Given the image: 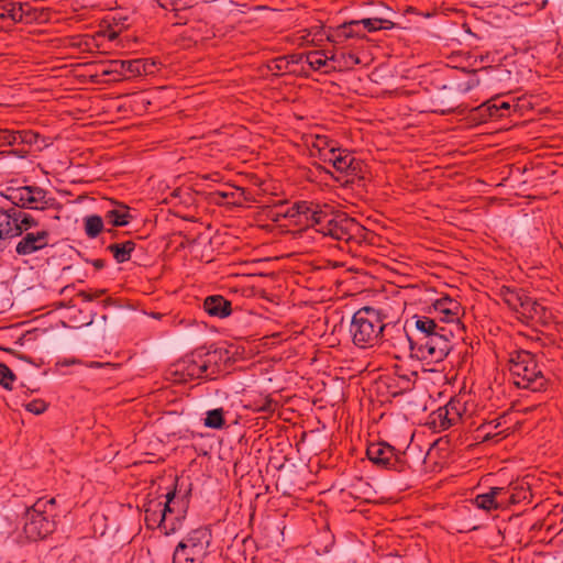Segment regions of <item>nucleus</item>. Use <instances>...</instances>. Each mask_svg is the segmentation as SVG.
<instances>
[{
	"label": "nucleus",
	"instance_id": "3",
	"mask_svg": "<svg viewBox=\"0 0 563 563\" xmlns=\"http://www.w3.org/2000/svg\"><path fill=\"white\" fill-rule=\"evenodd\" d=\"M479 79L477 70H467L465 68L453 71V76L449 84L432 96L430 111L446 115L451 113L463 114L470 107L461 101L462 97L477 87Z\"/></svg>",
	"mask_w": 563,
	"mask_h": 563
},
{
	"label": "nucleus",
	"instance_id": "47",
	"mask_svg": "<svg viewBox=\"0 0 563 563\" xmlns=\"http://www.w3.org/2000/svg\"><path fill=\"white\" fill-rule=\"evenodd\" d=\"M107 292V289H88V290H80L77 294V297H80L84 301H92L101 298Z\"/></svg>",
	"mask_w": 563,
	"mask_h": 563
},
{
	"label": "nucleus",
	"instance_id": "19",
	"mask_svg": "<svg viewBox=\"0 0 563 563\" xmlns=\"http://www.w3.org/2000/svg\"><path fill=\"white\" fill-rule=\"evenodd\" d=\"M203 309L210 317L224 319L232 313V302L221 295H211L205 298Z\"/></svg>",
	"mask_w": 563,
	"mask_h": 563
},
{
	"label": "nucleus",
	"instance_id": "56",
	"mask_svg": "<svg viewBox=\"0 0 563 563\" xmlns=\"http://www.w3.org/2000/svg\"><path fill=\"white\" fill-rule=\"evenodd\" d=\"M222 198H227L228 195L227 194H223V192H218Z\"/></svg>",
	"mask_w": 563,
	"mask_h": 563
},
{
	"label": "nucleus",
	"instance_id": "31",
	"mask_svg": "<svg viewBox=\"0 0 563 563\" xmlns=\"http://www.w3.org/2000/svg\"><path fill=\"white\" fill-rule=\"evenodd\" d=\"M334 536L330 531H322L313 540L312 545L318 555L327 554L334 545Z\"/></svg>",
	"mask_w": 563,
	"mask_h": 563
},
{
	"label": "nucleus",
	"instance_id": "49",
	"mask_svg": "<svg viewBox=\"0 0 563 563\" xmlns=\"http://www.w3.org/2000/svg\"><path fill=\"white\" fill-rule=\"evenodd\" d=\"M37 225L38 221L33 216L26 212H22V217L18 223V227H20L22 233Z\"/></svg>",
	"mask_w": 563,
	"mask_h": 563
},
{
	"label": "nucleus",
	"instance_id": "12",
	"mask_svg": "<svg viewBox=\"0 0 563 563\" xmlns=\"http://www.w3.org/2000/svg\"><path fill=\"white\" fill-rule=\"evenodd\" d=\"M366 456L379 470L404 473L410 468L406 452L385 441L369 443Z\"/></svg>",
	"mask_w": 563,
	"mask_h": 563
},
{
	"label": "nucleus",
	"instance_id": "5",
	"mask_svg": "<svg viewBox=\"0 0 563 563\" xmlns=\"http://www.w3.org/2000/svg\"><path fill=\"white\" fill-rule=\"evenodd\" d=\"M508 364L515 386L534 393L545 390L548 378L533 353L527 350H515L509 353Z\"/></svg>",
	"mask_w": 563,
	"mask_h": 563
},
{
	"label": "nucleus",
	"instance_id": "15",
	"mask_svg": "<svg viewBox=\"0 0 563 563\" xmlns=\"http://www.w3.org/2000/svg\"><path fill=\"white\" fill-rule=\"evenodd\" d=\"M412 320L415 321V332L412 334H408L406 331L399 333L400 338L409 344V347L432 336L439 332V329L445 327L437 322L435 319L426 316H415Z\"/></svg>",
	"mask_w": 563,
	"mask_h": 563
},
{
	"label": "nucleus",
	"instance_id": "46",
	"mask_svg": "<svg viewBox=\"0 0 563 563\" xmlns=\"http://www.w3.org/2000/svg\"><path fill=\"white\" fill-rule=\"evenodd\" d=\"M18 3L23 9V15H22L23 20L20 23L29 24L38 19V14H37L36 10H34L27 2H25V3L18 2Z\"/></svg>",
	"mask_w": 563,
	"mask_h": 563
},
{
	"label": "nucleus",
	"instance_id": "13",
	"mask_svg": "<svg viewBox=\"0 0 563 563\" xmlns=\"http://www.w3.org/2000/svg\"><path fill=\"white\" fill-rule=\"evenodd\" d=\"M7 199L21 209L46 210L57 205L55 198L47 197V191L37 186L12 189Z\"/></svg>",
	"mask_w": 563,
	"mask_h": 563
},
{
	"label": "nucleus",
	"instance_id": "18",
	"mask_svg": "<svg viewBox=\"0 0 563 563\" xmlns=\"http://www.w3.org/2000/svg\"><path fill=\"white\" fill-rule=\"evenodd\" d=\"M109 203L111 208L106 210L103 216L106 223L111 227L128 225L133 219L130 207L115 200H109Z\"/></svg>",
	"mask_w": 563,
	"mask_h": 563
},
{
	"label": "nucleus",
	"instance_id": "29",
	"mask_svg": "<svg viewBox=\"0 0 563 563\" xmlns=\"http://www.w3.org/2000/svg\"><path fill=\"white\" fill-rule=\"evenodd\" d=\"M312 147L318 151V156L323 162L328 159V152L332 153L338 150L336 143L325 135H317Z\"/></svg>",
	"mask_w": 563,
	"mask_h": 563
},
{
	"label": "nucleus",
	"instance_id": "28",
	"mask_svg": "<svg viewBox=\"0 0 563 563\" xmlns=\"http://www.w3.org/2000/svg\"><path fill=\"white\" fill-rule=\"evenodd\" d=\"M104 218L90 214L84 219L85 233L89 239L97 238L104 230Z\"/></svg>",
	"mask_w": 563,
	"mask_h": 563
},
{
	"label": "nucleus",
	"instance_id": "32",
	"mask_svg": "<svg viewBox=\"0 0 563 563\" xmlns=\"http://www.w3.org/2000/svg\"><path fill=\"white\" fill-rule=\"evenodd\" d=\"M361 22V26L367 32H375L378 30H391L395 27V23L389 19L385 18H366L358 20Z\"/></svg>",
	"mask_w": 563,
	"mask_h": 563
},
{
	"label": "nucleus",
	"instance_id": "20",
	"mask_svg": "<svg viewBox=\"0 0 563 563\" xmlns=\"http://www.w3.org/2000/svg\"><path fill=\"white\" fill-rule=\"evenodd\" d=\"M461 405V409L459 410L457 418H460V422L467 424L468 427L473 426V417L476 412L477 405L472 399L471 395H457L453 397V405Z\"/></svg>",
	"mask_w": 563,
	"mask_h": 563
},
{
	"label": "nucleus",
	"instance_id": "14",
	"mask_svg": "<svg viewBox=\"0 0 563 563\" xmlns=\"http://www.w3.org/2000/svg\"><path fill=\"white\" fill-rule=\"evenodd\" d=\"M434 312L438 313L439 322L453 328L454 333L462 334L465 332V325L461 318L465 314V310L460 301L450 296H442L432 305Z\"/></svg>",
	"mask_w": 563,
	"mask_h": 563
},
{
	"label": "nucleus",
	"instance_id": "51",
	"mask_svg": "<svg viewBox=\"0 0 563 563\" xmlns=\"http://www.w3.org/2000/svg\"><path fill=\"white\" fill-rule=\"evenodd\" d=\"M287 62H289V67L294 68L295 65L302 63L305 59V54L302 53H292L288 55H283Z\"/></svg>",
	"mask_w": 563,
	"mask_h": 563
},
{
	"label": "nucleus",
	"instance_id": "6",
	"mask_svg": "<svg viewBox=\"0 0 563 563\" xmlns=\"http://www.w3.org/2000/svg\"><path fill=\"white\" fill-rule=\"evenodd\" d=\"M499 296L508 308L517 314V319L525 324L537 323L547 325L551 318V311L530 297L522 288L501 286Z\"/></svg>",
	"mask_w": 563,
	"mask_h": 563
},
{
	"label": "nucleus",
	"instance_id": "41",
	"mask_svg": "<svg viewBox=\"0 0 563 563\" xmlns=\"http://www.w3.org/2000/svg\"><path fill=\"white\" fill-rule=\"evenodd\" d=\"M103 75L117 74L126 77V60H110L108 67L102 70Z\"/></svg>",
	"mask_w": 563,
	"mask_h": 563
},
{
	"label": "nucleus",
	"instance_id": "27",
	"mask_svg": "<svg viewBox=\"0 0 563 563\" xmlns=\"http://www.w3.org/2000/svg\"><path fill=\"white\" fill-rule=\"evenodd\" d=\"M501 426L499 419H495L492 421H483L476 429H475V437L474 439L479 442H487L496 437L500 435V431H495Z\"/></svg>",
	"mask_w": 563,
	"mask_h": 563
},
{
	"label": "nucleus",
	"instance_id": "9",
	"mask_svg": "<svg viewBox=\"0 0 563 563\" xmlns=\"http://www.w3.org/2000/svg\"><path fill=\"white\" fill-rule=\"evenodd\" d=\"M211 542L212 530L208 526L191 529L175 547L173 563H202Z\"/></svg>",
	"mask_w": 563,
	"mask_h": 563
},
{
	"label": "nucleus",
	"instance_id": "34",
	"mask_svg": "<svg viewBox=\"0 0 563 563\" xmlns=\"http://www.w3.org/2000/svg\"><path fill=\"white\" fill-rule=\"evenodd\" d=\"M22 231L18 223L11 221L4 216H0V240L12 239L21 236Z\"/></svg>",
	"mask_w": 563,
	"mask_h": 563
},
{
	"label": "nucleus",
	"instance_id": "16",
	"mask_svg": "<svg viewBox=\"0 0 563 563\" xmlns=\"http://www.w3.org/2000/svg\"><path fill=\"white\" fill-rule=\"evenodd\" d=\"M460 409L461 405H453V398H451L445 406L439 407L430 413L428 423L438 431H445L460 423V418H457Z\"/></svg>",
	"mask_w": 563,
	"mask_h": 563
},
{
	"label": "nucleus",
	"instance_id": "2",
	"mask_svg": "<svg viewBox=\"0 0 563 563\" xmlns=\"http://www.w3.org/2000/svg\"><path fill=\"white\" fill-rule=\"evenodd\" d=\"M178 481V476H175L170 489L157 497L148 496L144 501V521L147 529H159L164 536H172L183 529L191 489L180 494L177 490Z\"/></svg>",
	"mask_w": 563,
	"mask_h": 563
},
{
	"label": "nucleus",
	"instance_id": "10",
	"mask_svg": "<svg viewBox=\"0 0 563 563\" xmlns=\"http://www.w3.org/2000/svg\"><path fill=\"white\" fill-rule=\"evenodd\" d=\"M331 164L338 176L335 179L344 186L363 187L367 172V165L355 157L354 153L342 147L335 152H328V159L324 162Z\"/></svg>",
	"mask_w": 563,
	"mask_h": 563
},
{
	"label": "nucleus",
	"instance_id": "26",
	"mask_svg": "<svg viewBox=\"0 0 563 563\" xmlns=\"http://www.w3.org/2000/svg\"><path fill=\"white\" fill-rule=\"evenodd\" d=\"M490 99V104L496 120L510 117L512 112L519 111V103L514 100H505L501 97H494Z\"/></svg>",
	"mask_w": 563,
	"mask_h": 563
},
{
	"label": "nucleus",
	"instance_id": "22",
	"mask_svg": "<svg viewBox=\"0 0 563 563\" xmlns=\"http://www.w3.org/2000/svg\"><path fill=\"white\" fill-rule=\"evenodd\" d=\"M135 242L128 240L121 243H111L107 246V251L110 252L117 263L122 264L131 258L132 252L135 250Z\"/></svg>",
	"mask_w": 563,
	"mask_h": 563
},
{
	"label": "nucleus",
	"instance_id": "33",
	"mask_svg": "<svg viewBox=\"0 0 563 563\" xmlns=\"http://www.w3.org/2000/svg\"><path fill=\"white\" fill-rule=\"evenodd\" d=\"M496 492L494 490V487H490L489 492L479 494L475 497L473 500V504L483 510L490 511V510H497V504L496 501Z\"/></svg>",
	"mask_w": 563,
	"mask_h": 563
},
{
	"label": "nucleus",
	"instance_id": "8",
	"mask_svg": "<svg viewBox=\"0 0 563 563\" xmlns=\"http://www.w3.org/2000/svg\"><path fill=\"white\" fill-rule=\"evenodd\" d=\"M56 500L37 499L24 514L23 532L31 541H38L51 536L56 529Z\"/></svg>",
	"mask_w": 563,
	"mask_h": 563
},
{
	"label": "nucleus",
	"instance_id": "52",
	"mask_svg": "<svg viewBox=\"0 0 563 563\" xmlns=\"http://www.w3.org/2000/svg\"><path fill=\"white\" fill-rule=\"evenodd\" d=\"M286 207H287V205H280L277 208V211L274 214L275 220H278L279 217L286 218Z\"/></svg>",
	"mask_w": 563,
	"mask_h": 563
},
{
	"label": "nucleus",
	"instance_id": "37",
	"mask_svg": "<svg viewBox=\"0 0 563 563\" xmlns=\"http://www.w3.org/2000/svg\"><path fill=\"white\" fill-rule=\"evenodd\" d=\"M203 423L211 429H222L225 426L224 410L217 408L207 411Z\"/></svg>",
	"mask_w": 563,
	"mask_h": 563
},
{
	"label": "nucleus",
	"instance_id": "36",
	"mask_svg": "<svg viewBox=\"0 0 563 563\" xmlns=\"http://www.w3.org/2000/svg\"><path fill=\"white\" fill-rule=\"evenodd\" d=\"M267 68L276 76L297 73L295 68L289 67V62H287L284 56L271 59L267 64Z\"/></svg>",
	"mask_w": 563,
	"mask_h": 563
},
{
	"label": "nucleus",
	"instance_id": "24",
	"mask_svg": "<svg viewBox=\"0 0 563 563\" xmlns=\"http://www.w3.org/2000/svg\"><path fill=\"white\" fill-rule=\"evenodd\" d=\"M156 69V63L148 58H137L126 60V76H142L153 74Z\"/></svg>",
	"mask_w": 563,
	"mask_h": 563
},
{
	"label": "nucleus",
	"instance_id": "23",
	"mask_svg": "<svg viewBox=\"0 0 563 563\" xmlns=\"http://www.w3.org/2000/svg\"><path fill=\"white\" fill-rule=\"evenodd\" d=\"M277 407V402L271 398L269 395L262 396H251L247 399V404L245 405V408L251 409L254 412H262L272 415Z\"/></svg>",
	"mask_w": 563,
	"mask_h": 563
},
{
	"label": "nucleus",
	"instance_id": "4",
	"mask_svg": "<svg viewBox=\"0 0 563 563\" xmlns=\"http://www.w3.org/2000/svg\"><path fill=\"white\" fill-rule=\"evenodd\" d=\"M387 314L382 309L365 306L356 310L350 323V335L355 346L371 349L382 341Z\"/></svg>",
	"mask_w": 563,
	"mask_h": 563
},
{
	"label": "nucleus",
	"instance_id": "7",
	"mask_svg": "<svg viewBox=\"0 0 563 563\" xmlns=\"http://www.w3.org/2000/svg\"><path fill=\"white\" fill-rule=\"evenodd\" d=\"M216 352L197 350L179 360L168 369L169 378L175 384H187L197 379H212L219 371Z\"/></svg>",
	"mask_w": 563,
	"mask_h": 563
},
{
	"label": "nucleus",
	"instance_id": "50",
	"mask_svg": "<svg viewBox=\"0 0 563 563\" xmlns=\"http://www.w3.org/2000/svg\"><path fill=\"white\" fill-rule=\"evenodd\" d=\"M22 212L23 211L18 210L16 208H10L5 211H2L0 216H4L8 219H11V221H13L14 223H19L20 218L22 217Z\"/></svg>",
	"mask_w": 563,
	"mask_h": 563
},
{
	"label": "nucleus",
	"instance_id": "48",
	"mask_svg": "<svg viewBox=\"0 0 563 563\" xmlns=\"http://www.w3.org/2000/svg\"><path fill=\"white\" fill-rule=\"evenodd\" d=\"M40 135L31 130L18 131L19 144H36Z\"/></svg>",
	"mask_w": 563,
	"mask_h": 563
},
{
	"label": "nucleus",
	"instance_id": "17",
	"mask_svg": "<svg viewBox=\"0 0 563 563\" xmlns=\"http://www.w3.org/2000/svg\"><path fill=\"white\" fill-rule=\"evenodd\" d=\"M49 238L51 233L48 230L26 232L18 242L15 252L19 255L25 256L42 251L49 245Z\"/></svg>",
	"mask_w": 563,
	"mask_h": 563
},
{
	"label": "nucleus",
	"instance_id": "30",
	"mask_svg": "<svg viewBox=\"0 0 563 563\" xmlns=\"http://www.w3.org/2000/svg\"><path fill=\"white\" fill-rule=\"evenodd\" d=\"M330 60H332L334 64L333 68L342 69H351L355 65L360 64V58L353 54V53H345V52H336L331 57Z\"/></svg>",
	"mask_w": 563,
	"mask_h": 563
},
{
	"label": "nucleus",
	"instance_id": "54",
	"mask_svg": "<svg viewBox=\"0 0 563 563\" xmlns=\"http://www.w3.org/2000/svg\"><path fill=\"white\" fill-rule=\"evenodd\" d=\"M112 305H114V300L111 297H107L106 299L102 300V306L103 307H109V306H112Z\"/></svg>",
	"mask_w": 563,
	"mask_h": 563
},
{
	"label": "nucleus",
	"instance_id": "53",
	"mask_svg": "<svg viewBox=\"0 0 563 563\" xmlns=\"http://www.w3.org/2000/svg\"><path fill=\"white\" fill-rule=\"evenodd\" d=\"M92 265H93V267H95V268H97V269H101V268H103V267H104V265H106V261H104V260H102V258H97V260H95V261L92 262Z\"/></svg>",
	"mask_w": 563,
	"mask_h": 563
},
{
	"label": "nucleus",
	"instance_id": "55",
	"mask_svg": "<svg viewBox=\"0 0 563 563\" xmlns=\"http://www.w3.org/2000/svg\"><path fill=\"white\" fill-rule=\"evenodd\" d=\"M106 231L111 234V238H117V235H118V231L114 230L113 228L106 229Z\"/></svg>",
	"mask_w": 563,
	"mask_h": 563
},
{
	"label": "nucleus",
	"instance_id": "42",
	"mask_svg": "<svg viewBox=\"0 0 563 563\" xmlns=\"http://www.w3.org/2000/svg\"><path fill=\"white\" fill-rule=\"evenodd\" d=\"M19 144L18 131L0 130V147Z\"/></svg>",
	"mask_w": 563,
	"mask_h": 563
},
{
	"label": "nucleus",
	"instance_id": "11",
	"mask_svg": "<svg viewBox=\"0 0 563 563\" xmlns=\"http://www.w3.org/2000/svg\"><path fill=\"white\" fill-rule=\"evenodd\" d=\"M455 334L453 328L442 327L438 333L410 346L411 356L428 364L440 363L452 351Z\"/></svg>",
	"mask_w": 563,
	"mask_h": 563
},
{
	"label": "nucleus",
	"instance_id": "35",
	"mask_svg": "<svg viewBox=\"0 0 563 563\" xmlns=\"http://www.w3.org/2000/svg\"><path fill=\"white\" fill-rule=\"evenodd\" d=\"M492 99L483 102L482 104L472 108L471 112L474 120H477L479 123L487 122L488 120H496L495 113L492 108Z\"/></svg>",
	"mask_w": 563,
	"mask_h": 563
},
{
	"label": "nucleus",
	"instance_id": "45",
	"mask_svg": "<svg viewBox=\"0 0 563 563\" xmlns=\"http://www.w3.org/2000/svg\"><path fill=\"white\" fill-rule=\"evenodd\" d=\"M529 495V490L523 488L522 486L511 485V506L517 505L520 501L527 499Z\"/></svg>",
	"mask_w": 563,
	"mask_h": 563
},
{
	"label": "nucleus",
	"instance_id": "38",
	"mask_svg": "<svg viewBox=\"0 0 563 563\" xmlns=\"http://www.w3.org/2000/svg\"><path fill=\"white\" fill-rule=\"evenodd\" d=\"M511 485H508L506 487H494V490L496 492V501L498 509H506L511 506Z\"/></svg>",
	"mask_w": 563,
	"mask_h": 563
},
{
	"label": "nucleus",
	"instance_id": "1",
	"mask_svg": "<svg viewBox=\"0 0 563 563\" xmlns=\"http://www.w3.org/2000/svg\"><path fill=\"white\" fill-rule=\"evenodd\" d=\"M286 218L294 219L296 223L306 221L321 234L323 239L336 242L339 249L342 244L360 243L364 228L346 213L334 212L329 205L320 206L312 201H297L286 207Z\"/></svg>",
	"mask_w": 563,
	"mask_h": 563
},
{
	"label": "nucleus",
	"instance_id": "25",
	"mask_svg": "<svg viewBox=\"0 0 563 563\" xmlns=\"http://www.w3.org/2000/svg\"><path fill=\"white\" fill-rule=\"evenodd\" d=\"M332 36L336 38V41H342L352 37H362L364 33L361 22H358V20H352L339 25Z\"/></svg>",
	"mask_w": 563,
	"mask_h": 563
},
{
	"label": "nucleus",
	"instance_id": "39",
	"mask_svg": "<svg viewBox=\"0 0 563 563\" xmlns=\"http://www.w3.org/2000/svg\"><path fill=\"white\" fill-rule=\"evenodd\" d=\"M305 60L309 66V69L319 70L327 65L328 57L319 51L310 52L305 54Z\"/></svg>",
	"mask_w": 563,
	"mask_h": 563
},
{
	"label": "nucleus",
	"instance_id": "44",
	"mask_svg": "<svg viewBox=\"0 0 563 563\" xmlns=\"http://www.w3.org/2000/svg\"><path fill=\"white\" fill-rule=\"evenodd\" d=\"M25 410L34 413V415H41L47 410V402L43 399H33L32 401L27 402L25 406Z\"/></svg>",
	"mask_w": 563,
	"mask_h": 563
},
{
	"label": "nucleus",
	"instance_id": "21",
	"mask_svg": "<svg viewBox=\"0 0 563 563\" xmlns=\"http://www.w3.org/2000/svg\"><path fill=\"white\" fill-rule=\"evenodd\" d=\"M23 9L16 2H3L0 3V22L5 23L1 27H11L16 23H20L23 19Z\"/></svg>",
	"mask_w": 563,
	"mask_h": 563
},
{
	"label": "nucleus",
	"instance_id": "43",
	"mask_svg": "<svg viewBox=\"0 0 563 563\" xmlns=\"http://www.w3.org/2000/svg\"><path fill=\"white\" fill-rule=\"evenodd\" d=\"M157 4L166 10L179 11L190 8V5L181 0H156Z\"/></svg>",
	"mask_w": 563,
	"mask_h": 563
},
{
	"label": "nucleus",
	"instance_id": "40",
	"mask_svg": "<svg viewBox=\"0 0 563 563\" xmlns=\"http://www.w3.org/2000/svg\"><path fill=\"white\" fill-rule=\"evenodd\" d=\"M16 375L4 363H0V386L7 390H12Z\"/></svg>",
	"mask_w": 563,
	"mask_h": 563
}]
</instances>
